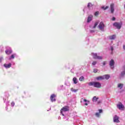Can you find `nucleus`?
<instances>
[{
	"label": "nucleus",
	"mask_w": 125,
	"mask_h": 125,
	"mask_svg": "<svg viewBox=\"0 0 125 125\" xmlns=\"http://www.w3.org/2000/svg\"><path fill=\"white\" fill-rule=\"evenodd\" d=\"M88 85L90 86L93 85L94 87H101V84L99 82H91L88 83Z\"/></svg>",
	"instance_id": "nucleus-1"
},
{
	"label": "nucleus",
	"mask_w": 125,
	"mask_h": 125,
	"mask_svg": "<svg viewBox=\"0 0 125 125\" xmlns=\"http://www.w3.org/2000/svg\"><path fill=\"white\" fill-rule=\"evenodd\" d=\"M70 107L68 106H63L61 109V114H62V116H65L64 114H63V112H68V111H69Z\"/></svg>",
	"instance_id": "nucleus-2"
},
{
	"label": "nucleus",
	"mask_w": 125,
	"mask_h": 125,
	"mask_svg": "<svg viewBox=\"0 0 125 125\" xmlns=\"http://www.w3.org/2000/svg\"><path fill=\"white\" fill-rule=\"evenodd\" d=\"M92 54L93 55V58H94V59H98V60H102V59H103L102 57L98 56L97 55V53H92Z\"/></svg>",
	"instance_id": "nucleus-3"
},
{
	"label": "nucleus",
	"mask_w": 125,
	"mask_h": 125,
	"mask_svg": "<svg viewBox=\"0 0 125 125\" xmlns=\"http://www.w3.org/2000/svg\"><path fill=\"white\" fill-rule=\"evenodd\" d=\"M113 26L114 27H116L117 29H118V30H120L121 28H122V23L121 22H114L113 23Z\"/></svg>",
	"instance_id": "nucleus-4"
},
{
	"label": "nucleus",
	"mask_w": 125,
	"mask_h": 125,
	"mask_svg": "<svg viewBox=\"0 0 125 125\" xmlns=\"http://www.w3.org/2000/svg\"><path fill=\"white\" fill-rule=\"evenodd\" d=\"M99 28L102 31H103V30H104V28H105V24H104V23H103V21H101L99 25Z\"/></svg>",
	"instance_id": "nucleus-5"
},
{
	"label": "nucleus",
	"mask_w": 125,
	"mask_h": 125,
	"mask_svg": "<svg viewBox=\"0 0 125 125\" xmlns=\"http://www.w3.org/2000/svg\"><path fill=\"white\" fill-rule=\"evenodd\" d=\"M109 66L111 69H114V68H115V61H114V60H111L109 62Z\"/></svg>",
	"instance_id": "nucleus-6"
},
{
	"label": "nucleus",
	"mask_w": 125,
	"mask_h": 125,
	"mask_svg": "<svg viewBox=\"0 0 125 125\" xmlns=\"http://www.w3.org/2000/svg\"><path fill=\"white\" fill-rule=\"evenodd\" d=\"M55 97H56V95L54 94H52L50 96V100L52 102L56 101V99H55Z\"/></svg>",
	"instance_id": "nucleus-7"
},
{
	"label": "nucleus",
	"mask_w": 125,
	"mask_h": 125,
	"mask_svg": "<svg viewBox=\"0 0 125 125\" xmlns=\"http://www.w3.org/2000/svg\"><path fill=\"white\" fill-rule=\"evenodd\" d=\"M117 108H118L119 110H124L125 106L120 103L119 104H117Z\"/></svg>",
	"instance_id": "nucleus-8"
},
{
	"label": "nucleus",
	"mask_w": 125,
	"mask_h": 125,
	"mask_svg": "<svg viewBox=\"0 0 125 125\" xmlns=\"http://www.w3.org/2000/svg\"><path fill=\"white\" fill-rule=\"evenodd\" d=\"M119 117L118 116L115 115L113 118V121L114 123H120V120H119Z\"/></svg>",
	"instance_id": "nucleus-9"
},
{
	"label": "nucleus",
	"mask_w": 125,
	"mask_h": 125,
	"mask_svg": "<svg viewBox=\"0 0 125 125\" xmlns=\"http://www.w3.org/2000/svg\"><path fill=\"white\" fill-rule=\"evenodd\" d=\"M115 11V9H114V3H112L110 5V11L111 13H114V11Z\"/></svg>",
	"instance_id": "nucleus-10"
},
{
	"label": "nucleus",
	"mask_w": 125,
	"mask_h": 125,
	"mask_svg": "<svg viewBox=\"0 0 125 125\" xmlns=\"http://www.w3.org/2000/svg\"><path fill=\"white\" fill-rule=\"evenodd\" d=\"M93 17V16L92 15H90L88 17V19L87 21V23H89V22H90V21L92 20Z\"/></svg>",
	"instance_id": "nucleus-11"
},
{
	"label": "nucleus",
	"mask_w": 125,
	"mask_h": 125,
	"mask_svg": "<svg viewBox=\"0 0 125 125\" xmlns=\"http://www.w3.org/2000/svg\"><path fill=\"white\" fill-rule=\"evenodd\" d=\"M3 66L4 67H5V68H10V67H11V63H8V64L5 63L4 64Z\"/></svg>",
	"instance_id": "nucleus-12"
},
{
	"label": "nucleus",
	"mask_w": 125,
	"mask_h": 125,
	"mask_svg": "<svg viewBox=\"0 0 125 125\" xmlns=\"http://www.w3.org/2000/svg\"><path fill=\"white\" fill-rule=\"evenodd\" d=\"M105 79V78H104V76H99L96 78V79L98 81H100L101 80H104Z\"/></svg>",
	"instance_id": "nucleus-13"
},
{
	"label": "nucleus",
	"mask_w": 125,
	"mask_h": 125,
	"mask_svg": "<svg viewBox=\"0 0 125 125\" xmlns=\"http://www.w3.org/2000/svg\"><path fill=\"white\" fill-rule=\"evenodd\" d=\"M98 99H99V98L96 97V96H94L92 99V101L93 102H96Z\"/></svg>",
	"instance_id": "nucleus-14"
},
{
	"label": "nucleus",
	"mask_w": 125,
	"mask_h": 125,
	"mask_svg": "<svg viewBox=\"0 0 125 125\" xmlns=\"http://www.w3.org/2000/svg\"><path fill=\"white\" fill-rule=\"evenodd\" d=\"M123 69H124V71H123L122 72H121V76L122 77H124V76H125V65L123 67Z\"/></svg>",
	"instance_id": "nucleus-15"
},
{
	"label": "nucleus",
	"mask_w": 125,
	"mask_h": 125,
	"mask_svg": "<svg viewBox=\"0 0 125 125\" xmlns=\"http://www.w3.org/2000/svg\"><path fill=\"white\" fill-rule=\"evenodd\" d=\"M104 79H105L106 80H109V79H110V75H105L104 76Z\"/></svg>",
	"instance_id": "nucleus-16"
},
{
	"label": "nucleus",
	"mask_w": 125,
	"mask_h": 125,
	"mask_svg": "<svg viewBox=\"0 0 125 125\" xmlns=\"http://www.w3.org/2000/svg\"><path fill=\"white\" fill-rule=\"evenodd\" d=\"M71 91H72V92H77V91H78V90H79V89H74L73 88H71L70 89Z\"/></svg>",
	"instance_id": "nucleus-17"
},
{
	"label": "nucleus",
	"mask_w": 125,
	"mask_h": 125,
	"mask_svg": "<svg viewBox=\"0 0 125 125\" xmlns=\"http://www.w3.org/2000/svg\"><path fill=\"white\" fill-rule=\"evenodd\" d=\"M110 40H115L116 39V35H112L109 36Z\"/></svg>",
	"instance_id": "nucleus-18"
},
{
	"label": "nucleus",
	"mask_w": 125,
	"mask_h": 125,
	"mask_svg": "<svg viewBox=\"0 0 125 125\" xmlns=\"http://www.w3.org/2000/svg\"><path fill=\"white\" fill-rule=\"evenodd\" d=\"M73 81L74 83H75V84L78 83V82L77 81V78L76 77L73 78Z\"/></svg>",
	"instance_id": "nucleus-19"
},
{
	"label": "nucleus",
	"mask_w": 125,
	"mask_h": 125,
	"mask_svg": "<svg viewBox=\"0 0 125 125\" xmlns=\"http://www.w3.org/2000/svg\"><path fill=\"white\" fill-rule=\"evenodd\" d=\"M79 81L80 82H83V81H84V77L83 76H81L79 78Z\"/></svg>",
	"instance_id": "nucleus-20"
},
{
	"label": "nucleus",
	"mask_w": 125,
	"mask_h": 125,
	"mask_svg": "<svg viewBox=\"0 0 125 125\" xmlns=\"http://www.w3.org/2000/svg\"><path fill=\"white\" fill-rule=\"evenodd\" d=\"M5 53H6V54H10L11 53H12V51L10 50V52H9V50H7L5 51Z\"/></svg>",
	"instance_id": "nucleus-21"
},
{
	"label": "nucleus",
	"mask_w": 125,
	"mask_h": 125,
	"mask_svg": "<svg viewBox=\"0 0 125 125\" xmlns=\"http://www.w3.org/2000/svg\"><path fill=\"white\" fill-rule=\"evenodd\" d=\"M91 6H92V4H91V3H88L87 4V8H90V7H91Z\"/></svg>",
	"instance_id": "nucleus-22"
},
{
	"label": "nucleus",
	"mask_w": 125,
	"mask_h": 125,
	"mask_svg": "<svg viewBox=\"0 0 125 125\" xmlns=\"http://www.w3.org/2000/svg\"><path fill=\"white\" fill-rule=\"evenodd\" d=\"M102 8L104 9V10H106V9H108L109 8V7L108 6H106L105 7L104 6L102 7Z\"/></svg>",
	"instance_id": "nucleus-23"
},
{
	"label": "nucleus",
	"mask_w": 125,
	"mask_h": 125,
	"mask_svg": "<svg viewBox=\"0 0 125 125\" xmlns=\"http://www.w3.org/2000/svg\"><path fill=\"white\" fill-rule=\"evenodd\" d=\"M123 84L122 83H120L118 85V87H120L121 89L123 88Z\"/></svg>",
	"instance_id": "nucleus-24"
},
{
	"label": "nucleus",
	"mask_w": 125,
	"mask_h": 125,
	"mask_svg": "<svg viewBox=\"0 0 125 125\" xmlns=\"http://www.w3.org/2000/svg\"><path fill=\"white\" fill-rule=\"evenodd\" d=\"M97 25H98V22H96L95 23L94 26H93L94 29H95L96 27L97 26Z\"/></svg>",
	"instance_id": "nucleus-25"
},
{
	"label": "nucleus",
	"mask_w": 125,
	"mask_h": 125,
	"mask_svg": "<svg viewBox=\"0 0 125 125\" xmlns=\"http://www.w3.org/2000/svg\"><path fill=\"white\" fill-rule=\"evenodd\" d=\"M99 15V11H97L95 13L94 15L95 16H98V15Z\"/></svg>",
	"instance_id": "nucleus-26"
},
{
	"label": "nucleus",
	"mask_w": 125,
	"mask_h": 125,
	"mask_svg": "<svg viewBox=\"0 0 125 125\" xmlns=\"http://www.w3.org/2000/svg\"><path fill=\"white\" fill-rule=\"evenodd\" d=\"M95 116H96V117H99L100 116V114H99V113L96 112L95 113Z\"/></svg>",
	"instance_id": "nucleus-27"
},
{
	"label": "nucleus",
	"mask_w": 125,
	"mask_h": 125,
	"mask_svg": "<svg viewBox=\"0 0 125 125\" xmlns=\"http://www.w3.org/2000/svg\"><path fill=\"white\" fill-rule=\"evenodd\" d=\"M11 105L12 107H13L14 106V105H15V103L14 102H12L11 104Z\"/></svg>",
	"instance_id": "nucleus-28"
},
{
	"label": "nucleus",
	"mask_w": 125,
	"mask_h": 125,
	"mask_svg": "<svg viewBox=\"0 0 125 125\" xmlns=\"http://www.w3.org/2000/svg\"><path fill=\"white\" fill-rule=\"evenodd\" d=\"M96 63H97L96 61H94L92 62V65H93V66H94V65H96Z\"/></svg>",
	"instance_id": "nucleus-29"
},
{
	"label": "nucleus",
	"mask_w": 125,
	"mask_h": 125,
	"mask_svg": "<svg viewBox=\"0 0 125 125\" xmlns=\"http://www.w3.org/2000/svg\"><path fill=\"white\" fill-rule=\"evenodd\" d=\"M97 72H98V69H94V73H97Z\"/></svg>",
	"instance_id": "nucleus-30"
},
{
	"label": "nucleus",
	"mask_w": 125,
	"mask_h": 125,
	"mask_svg": "<svg viewBox=\"0 0 125 125\" xmlns=\"http://www.w3.org/2000/svg\"><path fill=\"white\" fill-rule=\"evenodd\" d=\"M11 58L12 59H14V58H15V57H14V55H12L11 56Z\"/></svg>",
	"instance_id": "nucleus-31"
},
{
	"label": "nucleus",
	"mask_w": 125,
	"mask_h": 125,
	"mask_svg": "<svg viewBox=\"0 0 125 125\" xmlns=\"http://www.w3.org/2000/svg\"><path fill=\"white\" fill-rule=\"evenodd\" d=\"M112 20V21H115L116 20V18L115 17H113Z\"/></svg>",
	"instance_id": "nucleus-32"
},
{
	"label": "nucleus",
	"mask_w": 125,
	"mask_h": 125,
	"mask_svg": "<svg viewBox=\"0 0 125 125\" xmlns=\"http://www.w3.org/2000/svg\"><path fill=\"white\" fill-rule=\"evenodd\" d=\"M103 64L104 66H105L106 65V62H104Z\"/></svg>",
	"instance_id": "nucleus-33"
},
{
	"label": "nucleus",
	"mask_w": 125,
	"mask_h": 125,
	"mask_svg": "<svg viewBox=\"0 0 125 125\" xmlns=\"http://www.w3.org/2000/svg\"><path fill=\"white\" fill-rule=\"evenodd\" d=\"M101 103H102L101 101H98L97 104H100Z\"/></svg>",
	"instance_id": "nucleus-34"
},
{
	"label": "nucleus",
	"mask_w": 125,
	"mask_h": 125,
	"mask_svg": "<svg viewBox=\"0 0 125 125\" xmlns=\"http://www.w3.org/2000/svg\"><path fill=\"white\" fill-rule=\"evenodd\" d=\"M99 113H102V109L99 110Z\"/></svg>",
	"instance_id": "nucleus-35"
},
{
	"label": "nucleus",
	"mask_w": 125,
	"mask_h": 125,
	"mask_svg": "<svg viewBox=\"0 0 125 125\" xmlns=\"http://www.w3.org/2000/svg\"><path fill=\"white\" fill-rule=\"evenodd\" d=\"M111 50L112 51H113V50H114V48H113V47H111Z\"/></svg>",
	"instance_id": "nucleus-36"
},
{
	"label": "nucleus",
	"mask_w": 125,
	"mask_h": 125,
	"mask_svg": "<svg viewBox=\"0 0 125 125\" xmlns=\"http://www.w3.org/2000/svg\"><path fill=\"white\" fill-rule=\"evenodd\" d=\"M83 101H84V102H87V100H85V99H84V100H83Z\"/></svg>",
	"instance_id": "nucleus-37"
},
{
	"label": "nucleus",
	"mask_w": 125,
	"mask_h": 125,
	"mask_svg": "<svg viewBox=\"0 0 125 125\" xmlns=\"http://www.w3.org/2000/svg\"><path fill=\"white\" fill-rule=\"evenodd\" d=\"M90 32H91V33H94V30H91V31H90Z\"/></svg>",
	"instance_id": "nucleus-38"
},
{
	"label": "nucleus",
	"mask_w": 125,
	"mask_h": 125,
	"mask_svg": "<svg viewBox=\"0 0 125 125\" xmlns=\"http://www.w3.org/2000/svg\"><path fill=\"white\" fill-rule=\"evenodd\" d=\"M123 48H124V49H125V45H124L123 46Z\"/></svg>",
	"instance_id": "nucleus-39"
},
{
	"label": "nucleus",
	"mask_w": 125,
	"mask_h": 125,
	"mask_svg": "<svg viewBox=\"0 0 125 125\" xmlns=\"http://www.w3.org/2000/svg\"><path fill=\"white\" fill-rule=\"evenodd\" d=\"M84 105H85V106H87L88 104H87V103H85Z\"/></svg>",
	"instance_id": "nucleus-40"
},
{
	"label": "nucleus",
	"mask_w": 125,
	"mask_h": 125,
	"mask_svg": "<svg viewBox=\"0 0 125 125\" xmlns=\"http://www.w3.org/2000/svg\"><path fill=\"white\" fill-rule=\"evenodd\" d=\"M9 52H10V51H9Z\"/></svg>",
	"instance_id": "nucleus-41"
}]
</instances>
